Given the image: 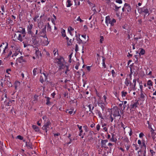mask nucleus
<instances>
[{"label": "nucleus", "mask_w": 156, "mask_h": 156, "mask_svg": "<svg viewBox=\"0 0 156 156\" xmlns=\"http://www.w3.org/2000/svg\"><path fill=\"white\" fill-rule=\"evenodd\" d=\"M72 39H70L67 42V44L68 45L70 46L72 45Z\"/></svg>", "instance_id": "obj_40"}, {"label": "nucleus", "mask_w": 156, "mask_h": 156, "mask_svg": "<svg viewBox=\"0 0 156 156\" xmlns=\"http://www.w3.org/2000/svg\"><path fill=\"white\" fill-rule=\"evenodd\" d=\"M17 137L18 139H19L20 140H22L23 139V137H22L20 135L18 136H17Z\"/></svg>", "instance_id": "obj_60"}, {"label": "nucleus", "mask_w": 156, "mask_h": 156, "mask_svg": "<svg viewBox=\"0 0 156 156\" xmlns=\"http://www.w3.org/2000/svg\"><path fill=\"white\" fill-rule=\"evenodd\" d=\"M138 10L140 13L144 12L145 14H147L149 12L147 8L145 7H144L142 8H138Z\"/></svg>", "instance_id": "obj_7"}, {"label": "nucleus", "mask_w": 156, "mask_h": 156, "mask_svg": "<svg viewBox=\"0 0 156 156\" xmlns=\"http://www.w3.org/2000/svg\"><path fill=\"white\" fill-rule=\"evenodd\" d=\"M104 40V37L103 36H100V42L101 43H102V41Z\"/></svg>", "instance_id": "obj_54"}, {"label": "nucleus", "mask_w": 156, "mask_h": 156, "mask_svg": "<svg viewBox=\"0 0 156 156\" xmlns=\"http://www.w3.org/2000/svg\"><path fill=\"white\" fill-rule=\"evenodd\" d=\"M26 146L27 147V148L29 149H33L31 144L29 142H26Z\"/></svg>", "instance_id": "obj_20"}, {"label": "nucleus", "mask_w": 156, "mask_h": 156, "mask_svg": "<svg viewBox=\"0 0 156 156\" xmlns=\"http://www.w3.org/2000/svg\"><path fill=\"white\" fill-rule=\"evenodd\" d=\"M38 69L37 68H35L33 70V75L34 76H35L37 71Z\"/></svg>", "instance_id": "obj_32"}, {"label": "nucleus", "mask_w": 156, "mask_h": 156, "mask_svg": "<svg viewBox=\"0 0 156 156\" xmlns=\"http://www.w3.org/2000/svg\"><path fill=\"white\" fill-rule=\"evenodd\" d=\"M20 82H15V89H16L17 88V87L20 86Z\"/></svg>", "instance_id": "obj_41"}, {"label": "nucleus", "mask_w": 156, "mask_h": 156, "mask_svg": "<svg viewBox=\"0 0 156 156\" xmlns=\"http://www.w3.org/2000/svg\"><path fill=\"white\" fill-rule=\"evenodd\" d=\"M108 142L107 140H102L101 142V147L105 148H108L106 144Z\"/></svg>", "instance_id": "obj_10"}, {"label": "nucleus", "mask_w": 156, "mask_h": 156, "mask_svg": "<svg viewBox=\"0 0 156 156\" xmlns=\"http://www.w3.org/2000/svg\"><path fill=\"white\" fill-rule=\"evenodd\" d=\"M33 28V25L32 24H30L27 27V33L28 34H30L32 37L35 38L36 37V35H34L33 33L31 31V30Z\"/></svg>", "instance_id": "obj_2"}, {"label": "nucleus", "mask_w": 156, "mask_h": 156, "mask_svg": "<svg viewBox=\"0 0 156 156\" xmlns=\"http://www.w3.org/2000/svg\"><path fill=\"white\" fill-rule=\"evenodd\" d=\"M64 68L65 69H66V71H65V73L67 75V72L68 71H69V67L68 66H66L65 65V66H64V67H63V69Z\"/></svg>", "instance_id": "obj_31"}, {"label": "nucleus", "mask_w": 156, "mask_h": 156, "mask_svg": "<svg viewBox=\"0 0 156 156\" xmlns=\"http://www.w3.org/2000/svg\"><path fill=\"white\" fill-rule=\"evenodd\" d=\"M100 126L99 124H98L96 126V129L98 131H99L100 129Z\"/></svg>", "instance_id": "obj_59"}, {"label": "nucleus", "mask_w": 156, "mask_h": 156, "mask_svg": "<svg viewBox=\"0 0 156 156\" xmlns=\"http://www.w3.org/2000/svg\"><path fill=\"white\" fill-rule=\"evenodd\" d=\"M112 115H113L114 119H115V118L117 116H121L119 113V110L118 108H116L115 109H113L111 111V113Z\"/></svg>", "instance_id": "obj_4"}, {"label": "nucleus", "mask_w": 156, "mask_h": 156, "mask_svg": "<svg viewBox=\"0 0 156 156\" xmlns=\"http://www.w3.org/2000/svg\"><path fill=\"white\" fill-rule=\"evenodd\" d=\"M11 47L12 48H14L15 49H16V51H15V52L12 55V57L16 56L19 54L20 51L18 47L16 45H14L13 46H11Z\"/></svg>", "instance_id": "obj_8"}, {"label": "nucleus", "mask_w": 156, "mask_h": 156, "mask_svg": "<svg viewBox=\"0 0 156 156\" xmlns=\"http://www.w3.org/2000/svg\"><path fill=\"white\" fill-rule=\"evenodd\" d=\"M66 112V113H68L70 114H72L73 113V111L72 110L70 111L69 110H67Z\"/></svg>", "instance_id": "obj_47"}, {"label": "nucleus", "mask_w": 156, "mask_h": 156, "mask_svg": "<svg viewBox=\"0 0 156 156\" xmlns=\"http://www.w3.org/2000/svg\"><path fill=\"white\" fill-rule=\"evenodd\" d=\"M79 66V63H78L75 67V68L76 70L78 69Z\"/></svg>", "instance_id": "obj_63"}, {"label": "nucleus", "mask_w": 156, "mask_h": 156, "mask_svg": "<svg viewBox=\"0 0 156 156\" xmlns=\"http://www.w3.org/2000/svg\"><path fill=\"white\" fill-rule=\"evenodd\" d=\"M139 105V103L138 101H137L131 104L130 105V107L131 108H135Z\"/></svg>", "instance_id": "obj_11"}, {"label": "nucleus", "mask_w": 156, "mask_h": 156, "mask_svg": "<svg viewBox=\"0 0 156 156\" xmlns=\"http://www.w3.org/2000/svg\"><path fill=\"white\" fill-rule=\"evenodd\" d=\"M46 98H47V100H46L47 102L46 103V104L47 105H48L50 103V98L49 97H47Z\"/></svg>", "instance_id": "obj_44"}, {"label": "nucleus", "mask_w": 156, "mask_h": 156, "mask_svg": "<svg viewBox=\"0 0 156 156\" xmlns=\"http://www.w3.org/2000/svg\"><path fill=\"white\" fill-rule=\"evenodd\" d=\"M145 53V51L143 49L141 48V50L139 53L140 54L143 55Z\"/></svg>", "instance_id": "obj_43"}, {"label": "nucleus", "mask_w": 156, "mask_h": 156, "mask_svg": "<svg viewBox=\"0 0 156 156\" xmlns=\"http://www.w3.org/2000/svg\"><path fill=\"white\" fill-rule=\"evenodd\" d=\"M67 7H70L72 5V3L70 0H67L66 2Z\"/></svg>", "instance_id": "obj_24"}, {"label": "nucleus", "mask_w": 156, "mask_h": 156, "mask_svg": "<svg viewBox=\"0 0 156 156\" xmlns=\"http://www.w3.org/2000/svg\"><path fill=\"white\" fill-rule=\"evenodd\" d=\"M98 106L101 107L102 111H103L105 105V104L102 102H98Z\"/></svg>", "instance_id": "obj_15"}, {"label": "nucleus", "mask_w": 156, "mask_h": 156, "mask_svg": "<svg viewBox=\"0 0 156 156\" xmlns=\"http://www.w3.org/2000/svg\"><path fill=\"white\" fill-rule=\"evenodd\" d=\"M43 74L44 76V80L45 81H46L47 80V77L48 76V74L47 73H43Z\"/></svg>", "instance_id": "obj_39"}, {"label": "nucleus", "mask_w": 156, "mask_h": 156, "mask_svg": "<svg viewBox=\"0 0 156 156\" xmlns=\"http://www.w3.org/2000/svg\"><path fill=\"white\" fill-rule=\"evenodd\" d=\"M8 20H9V23H10L12 25H13L14 24L13 21L11 20L10 18H8Z\"/></svg>", "instance_id": "obj_52"}, {"label": "nucleus", "mask_w": 156, "mask_h": 156, "mask_svg": "<svg viewBox=\"0 0 156 156\" xmlns=\"http://www.w3.org/2000/svg\"><path fill=\"white\" fill-rule=\"evenodd\" d=\"M74 30V29L70 26L68 28V31L70 34H71V32L73 31Z\"/></svg>", "instance_id": "obj_28"}, {"label": "nucleus", "mask_w": 156, "mask_h": 156, "mask_svg": "<svg viewBox=\"0 0 156 156\" xmlns=\"http://www.w3.org/2000/svg\"><path fill=\"white\" fill-rule=\"evenodd\" d=\"M144 136V133H140V134H139V137H142L143 136Z\"/></svg>", "instance_id": "obj_62"}, {"label": "nucleus", "mask_w": 156, "mask_h": 156, "mask_svg": "<svg viewBox=\"0 0 156 156\" xmlns=\"http://www.w3.org/2000/svg\"><path fill=\"white\" fill-rule=\"evenodd\" d=\"M32 127L36 132H38L39 131V129L37 126L33 125L32 126Z\"/></svg>", "instance_id": "obj_19"}, {"label": "nucleus", "mask_w": 156, "mask_h": 156, "mask_svg": "<svg viewBox=\"0 0 156 156\" xmlns=\"http://www.w3.org/2000/svg\"><path fill=\"white\" fill-rule=\"evenodd\" d=\"M111 72L112 74V76L113 77H115V73L114 70H112Z\"/></svg>", "instance_id": "obj_48"}, {"label": "nucleus", "mask_w": 156, "mask_h": 156, "mask_svg": "<svg viewBox=\"0 0 156 156\" xmlns=\"http://www.w3.org/2000/svg\"><path fill=\"white\" fill-rule=\"evenodd\" d=\"M20 28H21V31L22 34H26V31L25 29L24 28H23L22 27H20Z\"/></svg>", "instance_id": "obj_35"}, {"label": "nucleus", "mask_w": 156, "mask_h": 156, "mask_svg": "<svg viewBox=\"0 0 156 156\" xmlns=\"http://www.w3.org/2000/svg\"><path fill=\"white\" fill-rule=\"evenodd\" d=\"M110 21L111 19L109 16H108L106 17L105 23H106L107 26H108V24L109 23H110Z\"/></svg>", "instance_id": "obj_16"}, {"label": "nucleus", "mask_w": 156, "mask_h": 156, "mask_svg": "<svg viewBox=\"0 0 156 156\" xmlns=\"http://www.w3.org/2000/svg\"><path fill=\"white\" fill-rule=\"evenodd\" d=\"M43 26H45L46 27V25L44 24V23L42 22H40L38 23V27L40 29L43 28Z\"/></svg>", "instance_id": "obj_17"}, {"label": "nucleus", "mask_w": 156, "mask_h": 156, "mask_svg": "<svg viewBox=\"0 0 156 156\" xmlns=\"http://www.w3.org/2000/svg\"><path fill=\"white\" fill-rule=\"evenodd\" d=\"M75 51L76 52H77V51H78V45L77 44H76V47H75Z\"/></svg>", "instance_id": "obj_61"}, {"label": "nucleus", "mask_w": 156, "mask_h": 156, "mask_svg": "<svg viewBox=\"0 0 156 156\" xmlns=\"http://www.w3.org/2000/svg\"><path fill=\"white\" fill-rule=\"evenodd\" d=\"M116 20L114 19H113L112 20H111L110 21V23H109L112 26H113L114 25V23L116 22Z\"/></svg>", "instance_id": "obj_29"}, {"label": "nucleus", "mask_w": 156, "mask_h": 156, "mask_svg": "<svg viewBox=\"0 0 156 156\" xmlns=\"http://www.w3.org/2000/svg\"><path fill=\"white\" fill-rule=\"evenodd\" d=\"M145 97V96L143 93H140V98L142 99H144Z\"/></svg>", "instance_id": "obj_49"}, {"label": "nucleus", "mask_w": 156, "mask_h": 156, "mask_svg": "<svg viewBox=\"0 0 156 156\" xmlns=\"http://www.w3.org/2000/svg\"><path fill=\"white\" fill-rule=\"evenodd\" d=\"M61 34L62 36L63 37H66V34L65 30L63 29L61 31Z\"/></svg>", "instance_id": "obj_30"}, {"label": "nucleus", "mask_w": 156, "mask_h": 156, "mask_svg": "<svg viewBox=\"0 0 156 156\" xmlns=\"http://www.w3.org/2000/svg\"><path fill=\"white\" fill-rule=\"evenodd\" d=\"M50 124L51 123L47 119L46 122L44 123V125L42 127V129L43 130H45V132L47 133L48 130V129L49 128V126Z\"/></svg>", "instance_id": "obj_6"}, {"label": "nucleus", "mask_w": 156, "mask_h": 156, "mask_svg": "<svg viewBox=\"0 0 156 156\" xmlns=\"http://www.w3.org/2000/svg\"><path fill=\"white\" fill-rule=\"evenodd\" d=\"M109 118L111 119V122H112L114 119L113 118L112 116V114H110V117Z\"/></svg>", "instance_id": "obj_46"}, {"label": "nucleus", "mask_w": 156, "mask_h": 156, "mask_svg": "<svg viewBox=\"0 0 156 156\" xmlns=\"http://www.w3.org/2000/svg\"><path fill=\"white\" fill-rule=\"evenodd\" d=\"M122 93V98L124 97H126V95L127 94V93L126 92H124V91H122L121 92Z\"/></svg>", "instance_id": "obj_36"}, {"label": "nucleus", "mask_w": 156, "mask_h": 156, "mask_svg": "<svg viewBox=\"0 0 156 156\" xmlns=\"http://www.w3.org/2000/svg\"><path fill=\"white\" fill-rule=\"evenodd\" d=\"M138 156H146V150H140L138 151Z\"/></svg>", "instance_id": "obj_9"}, {"label": "nucleus", "mask_w": 156, "mask_h": 156, "mask_svg": "<svg viewBox=\"0 0 156 156\" xmlns=\"http://www.w3.org/2000/svg\"><path fill=\"white\" fill-rule=\"evenodd\" d=\"M40 81L41 83H43L44 81V79L43 77L42 76H41L40 78Z\"/></svg>", "instance_id": "obj_38"}, {"label": "nucleus", "mask_w": 156, "mask_h": 156, "mask_svg": "<svg viewBox=\"0 0 156 156\" xmlns=\"http://www.w3.org/2000/svg\"><path fill=\"white\" fill-rule=\"evenodd\" d=\"M77 21H79L80 23H81L83 21V20H82L80 18V16H79L76 19Z\"/></svg>", "instance_id": "obj_57"}, {"label": "nucleus", "mask_w": 156, "mask_h": 156, "mask_svg": "<svg viewBox=\"0 0 156 156\" xmlns=\"http://www.w3.org/2000/svg\"><path fill=\"white\" fill-rule=\"evenodd\" d=\"M4 98H7V94H3V95H2V100H3L4 99Z\"/></svg>", "instance_id": "obj_51"}, {"label": "nucleus", "mask_w": 156, "mask_h": 156, "mask_svg": "<svg viewBox=\"0 0 156 156\" xmlns=\"http://www.w3.org/2000/svg\"><path fill=\"white\" fill-rule=\"evenodd\" d=\"M47 24H48V29L49 30V31H51V26L50 25L49 23H48Z\"/></svg>", "instance_id": "obj_50"}, {"label": "nucleus", "mask_w": 156, "mask_h": 156, "mask_svg": "<svg viewBox=\"0 0 156 156\" xmlns=\"http://www.w3.org/2000/svg\"><path fill=\"white\" fill-rule=\"evenodd\" d=\"M110 140L111 141L115 142L116 140V139L114 138V135L112 134V138L110 139Z\"/></svg>", "instance_id": "obj_27"}, {"label": "nucleus", "mask_w": 156, "mask_h": 156, "mask_svg": "<svg viewBox=\"0 0 156 156\" xmlns=\"http://www.w3.org/2000/svg\"><path fill=\"white\" fill-rule=\"evenodd\" d=\"M116 2L119 4H121L122 3V0H116Z\"/></svg>", "instance_id": "obj_58"}, {"label": "nucleus", "mask_w": 156, "mask_h": 156, "mask_svg": "<svg viewBox=\"0 0 156 156\" xmlns=\"http://www.w3.org/2000/svg\"><path fill=\"white\" fill-rule=\"evenodd\" d=\"M92 9L94 12H96V11L95 9V6L94 5L92 7Z\"/></svg>", "instance_id": "obj_64"}, {"label": "nucleus", "mask_w": 156, "mask_h": 156, "mask_svg": "<svg viewBox=\"0 0 156 156\" xmlns=\"http://www.w3.org/2000/svg\"><path fill=\"white\" fill-rule=\"evenodd\" d=\"M115 11H117L118 10V9L121 7V6L118 7L117 5H115Z\"/></svg>", "instance_id": "obj_53"}, {"label": "nucleus", "mask_w": 156, "mask_h": 156, "mask_svg": "<svg viewBox=\"0 0 156 156\" xmlns=\"http://www.w3.org/2000/svg\"><path fill=\"white\" fill-rule=\"evenodd\" d=\"M83 128H84L85 131L86 132H87L88 131V129L87 127V126H84L83 127Z\"/></svg>", "instance_id": "obj_56"}, {"label": "nucleus", "mask_w": 156, "mask_h": 156, "mask_svg": "<svg viewBox=\"0 0 156 156\" xmlns=\"http://www.w3.org/2000/svg\"><path fill=\"white\" fill-rule=\"evenodd\" d=\"M56 61L58 66H59V69H63V67L65 66V65H64V60L63 57H61L57 59Z\"/></svg>", "instance_id": "obj_1"}, {"label": "nucleus", "mask_w": 156, "mask_h": 156, "mask_svg": "<svg viewBox=\"0 0 156 156\" xmlns=\"http://www.w3.org/2000/svg\"><path fill=\"white\" fill-rule=\"evenodd\" d=\"M136 80H137L135 78L133 80V83H130L129 86L130 89L129 90V93H130V91H131V90H135L136 89Z\"/></svg>", "instance_id": "obj_3"}, {"label": "nucleus", "mask_w": 156, "mask_h": 156, "mask_svg": "<svg viewBox=\"0 0 156 156\" xmlns=\"http://www.w3.org/2000/svg\"><path fill=\"white\" fill-rule=\"evenodd\" d=\"M146 145L145 144V141H143L142 142V144L141 145V148H142L141 150H146Z\"/></svg>", "instance_id": "obj_23"}, {"label": "nucleus", "mask_w": 156, "mask_h": 156, "mask_svg": "<svg viewBox=\"0 0 156 156\" xmlns=\"http://www.w3.org/2000/svg\"><path fill=\"white\" fill-rule=\"evenodd\" d=\"M16 62L21 63L23 62H25V60L23 58V57L21 56L18 58L16 60Z\"/></svg>", "instance_id": "obj_13"}, {"label": "nucleus", "mask_w": 156, "mask_h": 156, "mask_svg": "<svg viewBox=\"0 0 156 156\" xmlns=\"http://www.w3.org/2000/svg\"><path fill=\"white\" fill-rule=\"evenodd\" d=\"M5 83L7 84V85L10 87H11L12 86V84L11 83V82L9 81H6V82Z\"/></svg>", "instance_id": "obj_42"}, {"label": "nucleus", "mask_w": 156, "mask_h": 156, "mask_svg": "<svg viewBox=\"0 0 156 156\" xmlns=\"http://www.w3.org/2000/svg\"><path fill=\"white\" fill-rule=\"evenodd\" d=\"M41 29L39 34L41 36L43 37L44 38H47L46 27H45V26H43V28Z\"/></svg>", "instance_id": "obj_5"}, {"label": "nucleus", "mask_w": 156, "mask_h": 156, "mask_svg": "<svg viewBox=\"0 0 156 156\" xmlns=\"http://www.w3.org/2000/svg\"><path fill=\"white\" fill-rule=\"evenodd\" d=\"M130 83L129 81L128 80V79L127 78H126L125 82V85L126 86H128Z\"/></svg>", "instance_id": "obj_37"}, {"label": "nucleus", "mask_w": 156, "mask_h": 156, "mask_svg": "<svg viewBox=\"0 0 156 156\" xmlns=\"http://www.w3.org/2000/svg\"><path fill=\"white\" fill-rule=\"evenodd\" d=\"M88 106L89 109V111L91 112L94 115V113L92 112V110L94 109V106H92L91 104L89 105Z\"/></svg>", "instance_id": "obj_18"}, {"label": "nucleus", "mask_w": 156, "mask_h": 156, "mask_svg": "<svg viewBox=\"0 0 156 156\" xmlns=\"http://www.w3.org/2000/svg\"><path fill=\"white\" fill-rule=\"evenodd\" d=\"M18 40H19L21 42L22 41L23 39V38L22 37V35L21 34H19L18 36L17 37Z\"/></svg>", "instance_id": "obj_22"}, {"label": "nucleus", "mask_w": 156, "mask_h": 156, "mask_svg": "<svg viewBox=\"0 0 156 156\" xmlns=\"http://www.w3.org/2000/svg\"><path fill=\"white\" fill-rule=\"evenodd\" d=\"M95 112L96 114L98 116L99 118H101V119H104L100 111L96 109L95 110Z\"/></svg>", "instance_id": "obj_12"}, {"label": "nucleus", "mask_w": 156, "mask_h": 156, "mask_svg": "<svg viewBox=\"0 0 156 156\" xmlns=\"http://www.w3.org/2000/svg\"><path fill=\"white\" fill-rule=\"evenodd\" d=\"M150 151L152 156L154 155L155 154V152H154V151L153 150L151 149L150 150Z\"/></svg>", "instance_id": "obj_55"}, {"label": "nucleus", "mask_w": 156, "mask_h": 156, "mask_svg": "<svg viewBox=\"0 0 156 156\" xmlns=\"http://www.w3.org/2000/svg\"><path fill=\"white\" fill-rule=\"evenodd\" d=\"M39 15H37L35 16L34 18V21H37V18H39Z\"/></svg>", "instance_id": "obj_45"}, {"label": "nucleus", "mask_w": 156, "mask_h": 156, "mask_svg": "<svg viewBox=\"0 0 156 156\" xmlns=\"http://www.w3.org/2000/svg\"><path fill=\"white\" fill-rule=\"evenodd\" d=\"M14 101V100L9 101L8 102H7V101H5V103L6 105L8 106H10L11 105V104L12 103V102Z\"/></svg>", "instance_id": "obj_21"}, {"label": "nucleus", "mask_w": 156, "mask_h": 156, "mask_svg": "<svg viewBox=\"0 0 156 156\" xmlns=\"http://www.w3.org/2000/svg\"><path fill=\"white\" fill-rule=\"evenodd\" d=\"M124 7L125 8V9L127 10V12H129L130 11L131 7L128 4L125 3L124 4Z\"/></svg>", "instance_id": "obj_14"}, {"label": "nucleus", "mask_w": 156, "mask_h": 156, "mask_svg": "<svg viewBox=\"0 0 156 156\" xmlns=\"http://www.w3.org/2000/svg\"><path fill=\"white\" fill-rule=\"evenodd\" d=\"M8 47V44L6 43V46L5 47L3 51V52L2 53V54H4L5 53V50Z\"/></svg>", "instance_id": "obj_33"}, {"label": "nucleus", "mask_w": 156, "mask_h": 156, "mask_svg": "<svg viewBox=\"0 0 156 156\" xmlns=\"http://www.w3.org/2000/svg\"><path fill=\"white\" fill-rule=\"evenodd\" d=\"M12 52L11 50L9 51L8 52V55L6 57V58H8L10 57L11 55L12 54Z\"/></svg>", "instance_id": "obj_34"}, {"label": "nucleus", "mask_w": 156, "mask_h": 156, "mask_svg": "<svg viewBox=\"0 0 156 156\" xmlns=\"http://www.w3.org/2000/svg\"><path fill=\"white\" fill-rule=\"evenodd\" d=\"M45 39L44 40V41L43 44L44 45H47L49 43V41L48 40V38L47 37V38H45Z\"/></svg>", "instance_id": "obj_25"}, {"label": "nucleus", "mask_w": 156, "mask_h": 156, "mask_svg": "<svg viewBox=\"0 0 156 156\" xmlns=\"http://www.w3.org/2000/svg\"><path fill=\"white\" fill-rule=\"evenodd\" d=\"M152 82L151 81V80H148L147 83V85L148 86H149V89H150L151 88V87L152 86Z\"/></svg>", "instance_id": "obj_26"}]
</instances>
